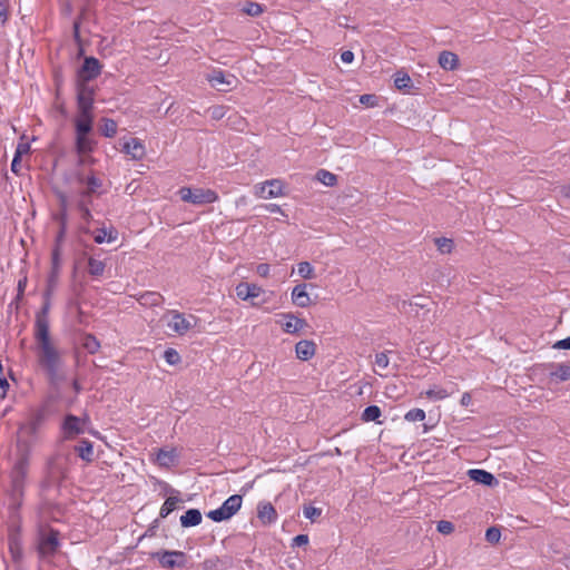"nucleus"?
Here are the masks:
<instances>
[{"label":"nucleus","mask_w":570,"mask_h":570,"mask_svg":"<svg viewBox=\"0 0 570 570\" xmlns=\"http://www.w3.org/2000/svg\"><path fill=\"white\" fill-rule=\"evenodd\" d=\"M235 291H236L237 297L243 301H247L249 298H256L263 293V289L261 286H258L256 284H250V283H239L236 286Z\"/></svg>","instance_id":"19"},{"label":"nucleus","mask_w":570,"mask_h":570,"mask_svg":"<svg viewBox=\"0 0 570 570\" xmlns=\"http://www.w3.org/2000/svg\"><path fill=\"white\" fill-rule=\"evenodd\" d=\"M292 302L298 307H307L311 304V297L307 293V285L305 283L296 285L292 289Z\"/></svg>","instance_id":"22"},{"label":"nucleus","mask_w":570,"mask_h":570,"mask_svg":"<svg viewBox=\"0 0 570 570\" xmlns=\"http://www.w3.org/2000/svg\"><path fill=\"white\" fill-rule=\"evenodd\" d=\"M65 233H66V222H65V218L62 219V223H61V228L57 235V242H61L62 238L65 237Z\"/></svg>","instance_id":"64"},{"label":"nucleus","mask_w":570,"mask_h":570,"mask_svg":"<svg viewBox=\"0 0 570 570\" xmlns=\"http://www.w3.org/2000/svg\"><path fill=\"white\" fill-rule=\"evenodd\" d=\"M9 389V383L6 380V377H2L0 375V396H4L7 394V391Z\"/></svg>","instance_id":"60"},{"label":"nucleus","mask_w":570,"mask_h":570,"mask_svg":"<svg viewBox=\"0 0 570 570\" xmlns=\"http://www.w3.org/2000/svg\"><path fill=\"white\" fill-rule=\"evenodd\" d=\"M297 273L304 279H313L315 277V269L309 262H301L297 264Z\"/></svg>","instance_id":"39"},{"label":"nucleus","mask_w":570,"mask_h":570,"mask_svg":"<svg viewBox=\"0 0 570 570\" xmlns=\"http://www.w3.org/2000/svg\"><path fill=\"white\" fill-rule=\"evenodd\" d=\"M436 530L442 534H451L454 530V525L450 521L441 520L438 522Z\"/></svg>","instance_id":"49"},{"label":"nucleus","mask_w":570,"mask_h":570,"mask_svg":"<svg viewBox=\"0 0 570 570\" xmlns=\"http://www.w3.org/2000/svg\"><path fill=\"white\" fill-rule=\"evenodd\" d=\"M82 347L90 354H95L100 348V343L92 334H86L82 338Z\"/></svg>","instance_id":"37"},{"label":"nucleus","mask_w":570,"mask_h":570,"mask_svg":"<svg viewBox=\"0 0 570 570\" xmlns=\"http://www.w3.org/2000/svg\"><path fill=\"white\" fill-rule=\"evenodd\" d=\"M235 78L233 76H226L222 70H214L208 76V81L214 88L226 91L233 86Z\"/></svg>","instance_id":"18"},{"label":"nucleus","mask_w":570,"mask_h":570,"mask_svg":"<svg viewBox=\"0 0 570 570\" xmlns=\"http://www.w3.org/2000/svg\"><path fill=\"white\" fill-rule=\"evenodd\" d=\"M435 245L442 254H449L453 249V240L450 238H445V237L436 238Z\"/></svg>","instance_id":"44"},{"label":"nucleus","mask_w":570,"mask_h":570,"mask_svg":"<svg viewBox=\"0 0 570 570\" xmlns=\"http://www.w3.org/2000/svg\"><path fill=\"white\" fill-rule=\"evenodd\" d=\"M163 568L174 569L185 566L186 556L181 551H164L156 554Z\"/></svg>","instance_id":"12"},{"label":"nucleus","mask_w":570,"mask_h":570,"mask_svg":"<svg viewBox=\"0 0 570 570\" xmlns=\"http://www.w3.org/2000/svg\"><path fill=\"white\" fill-rule=\"evenodd\" d=\"M37 342V361L39 366L46 372L51 384H57L65 379V362L61 352L51 341L50 333H46V328L35 333Z\"/></svg>","instance_id":"1"},{"label":"nucleus","mask_w":570,"mask_h":570,"mask_svg":"<svg viewBox=\"0 0 570 570\" xmlns=\"http://www.w3.org/2000/svg\"><path fill=\"white\" fill-rule=\"evenodd\" d=\"M77 209L79 210L80 213V217L82 219V222L86 224L85 226H81V232L85 233V234H89L90 233V229L88 227V224L91 222L92 219V214L90 212V208L88 206V204H86L85 199H80L78 203H77Z\"/></svg>","instance_id":"30"},{"label":"nucleus","mask_w":570,"mask_h":570,"mask_svg":"<svg viewBox=\"0 0 570 570\" xmlns=\"http://www.w3.org/2000/svg\"><path fill=\"white\" fill-rule=\"evenodd\" d=\"M181 502V499L177 497L167 498L160 508V518H167Z\"/></svg>","instance_id":"35"},{"label":"nucleus","mask_w":570,"mask_h":570,"mask_svg":"<svg viewBox=\"0 0 570 570\" xmlns=\"http://www.w3.org/2000/svg\"><path fill=\"white\" fill-rule=\"evenodd\" d=\"M94 234V240L97 244L114 243L118 238V230L110 226L109 228H98Z\"/></svg>","instance_id":"25"},{"label":"nucleus","mask_w":570,"mask_h":570,"mask_svg":"<svg viewBox=\"0 0 570 570\" xmlns=\"http://www.w3.org/2000/svg\"><path fill=\"white\" fill-rule=\"evenodd\" d=\"M33 548L39 560L53 558L61 548L60 532L49 524L39 523L36 529Z\"/></svg>","instance_id":"2"},{"label":"nucleus","mask_w":570,"mask_h":570,"mask_svg":"<svg viewBox=\"0 0 570 570\" xmlns=\"http://www.w3.org/2000/svg\"><path fill=\"white\" fill-rule=\"evenodd\" d=\"M75 451L78 456L86 462H91L94 460V444L87 439H82L78 445L75 446Z\"/></svg>","instance_id":"27"},{"label":"nucleus","mask_w":570,"mask_h":570,"mask_svg":"<svg viewBox=\"0 0 570 570\" xmlns=\"http://www.w3.org/2000/svg\"><path fill=\"white\" fill-rule=\"evenodd\" d=\"M29 151H30V144L28 141L21 140L17 145L14 155L21 158L23 155L29 154Z\"/></svg>","instance_id":"52"},{"label":"nucleus","mask_w":570,"mask_h":570,"mask_svg":"<svg viewBox=\"0 0 570 570\" xmlns=\"http://www.w3.org/2000/svg\"><path fill=\"white\" fill-rule=\"evenodd\" d=\"M439 65L444 70H454L459 66V57L452 51H442L439 55Z\"/></svg>","instance_id":"26"},{"label":"nucleus","mask_w":570,"mask_h":570,"mask_svg":"<svg viewBox=\"0 0 570 570\" xmlns=\"http://www.w3.org/2000/svg\"><path fill=\"white\" fill-rule=\"evenodd\" d=\"M257 517L263 524H272L277 520V512L272 503L261 502L257 505Z\"/></svg>","instance_id":"20"},{"label":"nucleus","mask_w":570,"mask_h":570,"mask_svg":"<svg viewBox=\"0 0 570 570\" xmlns=\"http://www.w3.org/2000/svg\"><path fill=\"white\" fill-rule=\"evenodd\" d=\"M501 539V531L497 527H491L485 531V540L490 543H498Z\"/></svg>","instance_id":"48"},{"label":"nucleus","mask_w":570,"mask_h":570,"mask_svg":"<svg viewBox=\"0 0 570 570\" xmlns=\"http://www.w3.org/2000/svg\"><path fill=\"white\" fill-rule=\"evenodd\" d=\"M26 286H27V277H23L18 281L17 297H16L17 301L21 299V297L23 296Z\"/></svg>","instance_id":"56"},{"label":"nucleus","mask_w":570,"mask_h":570,"mask_svg":"<svg viewBox=\"0 0 570 570\" xmlns=\"http://www.w3.org/2000/svg\"><path fill=\"white\" fill-rule=\"evenodd\" d=\"M51 261H52L51 273L47 279V287H46L48 289V294H53L56 286L58 284V277H59V271H60V253H59L58 247H56L52 250Z\"/></svg>","instance_id":"16"},{"label":"nucleus","mask_w":570,"mask_h":570,"mask_svg":"<svg viewBox=\"0 0 570 570\" xmlns=\"http://www.w3.org/2000/svg\"><path fill=\"white\" fill-rule=\"evenodd\" d=\"M28 471L29 450H23L10 471V495L17 504H20V500L23 497Z\"/></svg>","instance_id":"3"},{"label":"nucleus","mask_w":570,"mask_h":570,"mask_svg":"<svg viewBox=\"0 0 570 570\" xmlns=\"http://www.w3.org/2000/svg\"><path fill=\"white\" fill-rule=\"evenodd\" d=\"M553 366L556 370L550 373L551 379H556L558 382L570 380V365L566 363H559Z\"/></svg>","instance_id":"34"},{"label":"nucleus","mask_w":570,"mask_h":570,"mask_svg":"<svg viewBox=\"0 0 570 570\" xmlns=\"http://www.w3.org/2000/svg\"><path fill=\"white\" fill-rule=\"evenodd\" d=\"M163 302V296L156 292H147L139 298V303L142 306H158Z\"/></svg>","instance_id":"36"},{"label":"nucleus","mask_w":570,"mask_h":570,"mask_svg":"<svg viewBox=\"0 0 570 570\" xmlns=\"http://www.w3.org/2000/svg\"><path fill=\"white\" fill-rule=\"evenodd\" d=\"M164 360L169 365H176L180 362L181 358L179 353L175 348L169 347L164 352Z\"/></svg>","instance_id":"45"},{"label":"nucleus","mask_w":570,"mask_h":570,"mask_svg":"<svg viewBox=\"0 0 570 570\" xmlns=\"http://www.w3.org/2000/svg\"><path fill=\"white\" fill-rule=\"evenodd\" d=\"M202 520L203 517L198 509H189L180 517V524L184 528L196 527Z\"/></svg>","instance_id":"28"},{"label":"nucleus","mask_w":570,"mask_h":570,"mask_svg":"<svg viewBox=\"0 0 570 570\" xmlns=\"http://www.w3.org/2000/svg\"><path fill=\"white\" fill-rule=\"evenodd\" d=\"M76 148L79 154L89 153L92 149L91 140L87 137V135H77Z\"/></svg>","instance_id":"41"},{"label":"nucleus","mask_w":570,"mask_h":570,"mask_svg":"<svg viewBox=\"0 0 570 570\" xmlns=\"http://www.w3.org/2000/svg\"><path fill=\"white\" fill-rule=\"evenodd\" d=\"M375 100V96L374 95H362L360 97V102L361 104H364V105H371L373 106V101Z\"/></svg>","instance_id":"61"},{"label":"nucleus","mask_w":570,"mask_h":570,"mask_svg":"<svg viewBox=\"0 0 570 570\" xmlns=\"http://www.w3.org/2000/svg\"><path fill=\"white\" fill-rule=\"evenodd\" d=\"M178 194L183 202L190 203L193 205L212 204L218 199L217 193L209 188L181 187L178 190Z\"/></svg>","instance_id":"5"},{"label":"nucleus","mask_w":570,"mask_h":570,"mask_svg":"<svg viewBox=\"0 0 570 570\" xmlns=\"http://www.w3.org/2000/svg\"><path fill=\"white\" fill-rule=\"evenodd\" d=\"M101 134L107 138H112L117 134V122L114 119L104 118Z\"/></svg>","instance_id":"42"},{"label":"nucleus","mask_w":570,"mask_h":570,"mask_svg":"<svg viewBox=\"0 0 570 570\" xmlns=\"http://www.w3.org/2000/svg\"><path fill=\"white\" fill-rule=\"evenodd\" d=\"M242 503V495L233 494L229 498H227L218 509L209 511L207 513V517L214 522H222L236 514L240 509Z\"/></svg>","instance_id":"6"},{"label":"nucleus","mask_w":570,"mask_h":570,"mask_svg":"<svg viewBox=\"0 0 570 570\" xmlns=\"http://www.w3.org/2000/svg\"><path fill=\"white\" fill-rule=\"evenodd\" d=\"M51 295L52 294H48V289L46 288V291L43 293L42 307L36 315L35 333L41 332L42 328H46V333H50L48 314H49L50 306H51V303H50Z\"/></svg>","instance_id":"15"},{"label":"nucleus","mask_w":570,"mask_h":570,"mask_svg":"<svg viewBox=\"0 0 570 570\" xmlns=\"http://www.w3.org/2000/svg\"><path fill=\"white\" fill-rule=\"evenodd\" d=\"M404 419L409 422H421L425 419V412L422 409L410 410Z\"/></svg>","instance_id":"46"},{"label":"nucleus","mask_w":570,"mask_h":570,"mask_svg":"<svg viewBox=\"0 0 570 570\" xmlns=\"http://www.w3.org/2000/svg\"><path fill=\"white\" fill-rule=\"evenodd\" d=\"M394 86L399 90L407 91L412 87V79L405 71H396L394 73Z\"/></svg>","instance_id":"33"},{"label":"nucleus","mask_w":570,"mask_h":570,"mask_svg":"<svg viewBox=\"0 0 570 570\" xmlns=\"http://www.w3.org/2000/svg\"><path fill=\"white\" fill-rule=\"evenodd\" d=\"M89 423V417L76 416L73 414H67L61 423L62 436L66 440H72L76 436L85 433L86 426Z\"/></svg>","instance_id":"9"},{"label":"nucleus","mask_w":570,"mask_h":570,"mask_svg":"<svg viewBox=\"0 0 570 570\" xmlns=\"http://www.w3.org/2000/svg\"><path fill=\"white\" fill-rule=\"evenodd\" d=\"M308 543V535L307 534H298L293 538L292 540V547H302L306 546Z\"/></svg>","instance_id":"54"},{"label":"nucleus","mask_w":570,"mask_h":570,"mask_svg":"<svg viewBox=\"0 0 570 570\" xmlns=\"http://www.w3.org/2000/svg\"><path fill=\"white\" fill-rule=\"evenodd\" d=\"M80 183H86L87 190L82 191V197H89L91 194L97 193L98 188L101 187L102 181L98 177H96L94 174L88 176L87 178H79Z\"/></svg>","instance_id":"32"},{"label":"nucleus","mask_w":570,"mask_h":570,"mask_svg":"<svg viewBox=\"0 0 570 570\" xmlns=\"http://www.w3.org/2000/svg\"><path fill=\"white\" fill-rule=\"evenodd\" d=\"M122 151L134 160H141L146 155L145 146L138 138H130L126 141L122 146Z\"/></svg>","instance_id":"17"},{"label":"nucleus","mask_w":570,"mask_h":570,"mask_svg":"<svg viewBox=\"0 0 570 570\" xmlns=\"http://www.w3.org/2000/svg\"><path fill=\"white\" fill-rule=\"evenodd\" d=\"M471 401H472V399H471L470 393L465 392L462 394L460 403L462 406H469Z\"/></svg>","instance_id":"63"},{"label":"nucleus","mask_w":570,"mask_h":570,"mask_svg":"<svg viewBox=\"0 0 570 570\" xmlns=\"http://www.w3.org/2000/svg\"><path fill=\"white\" fill-rule=\"evenodd\" d=\"M296 357L301 361H308L315 354V344L312 341L302 340L295 345Z\"/></svg>","instance_id":"24"},{"label":"nucleus","mask_w":570,"mask_h":570,"mask_svg":"<svg viewBox=\"0 0 570 570\" xmlns=\"http://www.w3.org/2000/svg\"><path fill=\"white\" fill-rule=\"evenodd\" d=\"M553 348L556 350H570V336L559 340L553 344Z\"/></svg>","instance_id":"57"},{"label":"nucleus","mask_w":570,"mask_h":570,"mask_svg":"<svg viewBox=\"0 0 570 570\" xmlns=\"http://www.w3.org/2000/svg\"><path fill=\"white\" fill-rule=\"evenodd\" d=\"M459 391L458 385L449 382L445 385H431L423 394L431 401L444 400Z\"/></svg>","instance_id":"13"},{"label":"nucleus","mask_w":570,"mask_h":570,"mask_svg":"<svg viewBox=\"0 0 570 570\" xmlns=\"http://www.w3.org/2000/svg\"><path fill=\"white\" fill-rule=\"evenodd\" d=\"M166 316L170 318L167 322V327L178 335H185L189 332L197 323V317L195 315H185L176 309H170L167 312Z\"/></svg>","instance_id":"7"},{"label":"nucleus","mask_w":570,"mask_h":570,"mask_svg":"<svg viewBox=\"0 0 570 570\" xmlns=\"http://www.w3.org/2000/svg\"><path fill=\"white\" fill-rule=\"evenodd\" d=\"M281 316L284 320V322L282 323V327L284 332L288 334H295L306 325V322L304 320L296 317L292 313H284Z\"/></svg>","instance_id":"21"},{"label":"nucleus","mask_w":570,"mask_h":570,"mask_svg":"<svg viewBox=\"0 0 570 570\" xmlns=\"http://www.w3.org/2000/svg\"><path fill=\"white\" fill-rule=\"evenodd\" d=\"M20 168H21V158L14 155L13 159L11 161V170L14 174H19L20 173Z\"/></svg>","instance_id":"58"},{"label":"nucleus","mask_w":570,"mask_h":570,"mask_svg":"<svg viewBox=\"0 0 570 570\" xmlns=\"http://www.w3.org/2000/svg\"><path fill=\"white\" fill-rule=\"evenodd\" d=\"M102 65L95 57H86L78 71L79 78L83 81H91L101 73Z\"/></svg>","instance_id":"11"},{"label":"nucleus","mask_w":570,"mask_h":570,"mask_svg":"<svg viewBox=\"0 0 570 570\" xmlns=\"http://www.w3.org/2000/svg\"><path fill=\"white\" fill-rule=\"evenodd\" d=\"M264 208L269 213H281L283 214L282 208L277 204H266Z\"/></svg>","instance_id":"62"},{"label":"nucleus","mask_w":570,"mask_h":570,"mask_svg":"<svg viewBox=\"0 0 570 570\" xmlns=\"http://www.w3.org/2000/svg\"><path fill=\"white\" fill-rule=\"evenodd\" d=\"M106 269V264L101 259L90 256L88 258V273L94 278H99L104 275Z\"/></svg>","instance_id":"31"},{"label":"nucleus","mask_w":570,"mask_h":570,"mask_svg":"<svg viewBox=\"0 0 570 570\" xmlns=\"http://www.w3.org/2000/svg\"><path fill=\"white\" fill-rule=\"evenodd\" d=\"M8 0H0V24H4L9 17Z\"/></svg>","instance_id":"51"},{"label":"nucleus","mask_w":570,"mask_h":570,"mask_svg":"<svg viewBox=\"0 0 570 570\" xmlns=\"http://www.w3.org/2000/svg\"><path fill=\"white\" fill-rule=\"evenodd\" d=\"M159 461H164L165 464L173 463L174 462V454L173 452H168L165 450H160L157 455Z\"/></svg>","instance_id":"53"},{"label":"nucleus","mask_w":570,"mask_h":570,"mask_svg":"<svg viewBox=\"0 0 570 570\" xmlns=\"http://www.w3.org/2000/svg\"><path fill=\"white\" fill-rule=\"evenodd\" d=\"M283 194V184L279 179L266 180L255 186V195L264 199L275 198Z\"/></svg>","instance_id":"10"},{"label":"nucleus","mask_w":570,"mask_h":570,"mask_svg":"<svg viewBox=\"0 0 570 570\" xmlns=\"http://www.w3.org/2000/svg\"><path fill=\"white\" fill-rule=\"evenodd\" d=\"M382 411L377 405H368L362 413V420L364 422H374L379 420Z\"/></svg>","instance_id":"38"},{"label":"nucleus","mask_w":570,"mask_h":570,"mask_svg":"<svg viewBox=\"0 0 570 570\" xmlns=\"http://www.w3.org/2000/svg\"><path fill=\"white\" fill-rule=\"evenodd\" d=\"M242 11L250 17H258L264 12V6L257 2L246 1Z\"/></svg>","instance_id":"40"},{"label":"nucleus","mask_w":570,"mask_h":570,"mask_svg":"<svg viewBox=\"0 0 570 570\" xmlns=\"http://www.w3.org/2000/svg\"><path fill=\"white\" fill-rule=\"evenodd\" d=\"M269 272H271V267L268 264L266 263H262V264H258L256 266V273L261 276V277H267L269 275Z\"/></svg>","instance_id":"55"},{"label":"nucleus","mask_w":570,"mask_h":570,"mask_svg":"<svg viewBox=\"0 0 570 570\" xmlns=\"http://www.w3.org/2000/svg\"><path fill=\"white\" fill-rule=\"evenodd\" d=\"M94 89L80 85L77 89V106L79 114H91L94 107Z\"/></svg>","instance_id":"14"},{"label":"nucleus","mask_w":570,"mask_h":570,"mask_svg":"<svg viewBox=\"0 0 570 570\" xmlns=\"http://www.w3.org/2000/svg\"><path fill=\"white\" fill-rule=\"evenodd\" d=\"M341 60L344 63H351L354 60V53L351 50H345L341 53Z\"/></svg>","instance_id":"59"},{"label":"nucleus","mask_w":570,"mask_h":570,"mask_svg":"<svg viewBox=\"0 0 570 570\" xmlns=\"http://www.w3.org/2000/svg\"><path fill=\"white\" fill-rule=\"evenodd\" d=\"M8 552L16 570H24L26 551L20 524H12L8 529Z\"/></svg>","instance_id":"4"},{"label":"nucleus","mask_w":570,"mask_h":570,"mask_svg":"<svg viewBox=\"0 0 570 570\" xmlns=\"http://www.w3.org/2000/svg\"><path fill=\"white\" fill-rule=\"evenodd\" d=\"M317 180L324 184L325 186L332 187L336 184L337 177L336 175L330 173L325 169H320L316 174Z\"/></svg>","instance_id":"43"},{"label":"nucleus","mask_w":570,"mask_h":570,"mask_svg":"<svg viewBox=\"0 0 570 570\" xmlns=\"http://www.w3.org/2000/svg\"><path fill=\"white\" fill-rule=\"evenodd\" d=\"M92 128L91 114H79L76 119V134L88 135Z\"/></svg>","instance_id":"29"},{"label":"nucleus","mask_w":570,"mask_h":570,"mask_svg":"<svg viewBox=\"0 0 570 570\" xmlns=\"http://www.w3.org/2000/svg\"><path fill=\"white\" fill-rule=\"evenodd\" d=\"M303 514L306 519L314 522V521H316L317 518L321 517L322 509L313 507V505H305L303 509Z\"/></svg>","instance_id":"47"},{"label":"nucleus","mask_w":570,"mask_h":570,"mask_svg":"<svg viewBox=\"0 0 570 570\" xmlns=\"http://www.w3.org/2000/svg\"><path fill=\"white\" fill-rule=\"evenodd\" d=\"M468 474L472 481L483 485L492 487L498 483L495 476L485 470L471 469Z\"/></svg>","instance_id":"23"},{"label":"nucleus","mask_w":570,"mask_h":570,"mask_svg":"<svg viewBox=\"0 0 570 570\" xmlns=\"http://www.w3.org/2000/svg\"><path fill=\"white\" fill-rule=\"evenodd\" d=\"M65 478V468L56 458L48 460L45 471L43 480L41 481V490L43 492L53 488H58Z\"/></svg>","instance_id":"8"},{"label":"nucleus","mask_w":570,"mask_h":570,"mask_svg":"<svg viewBox=\"0 0 570 570\" xmlns=\"http://www.w3.org/2000/svg\"><path fill=\"white\" fill-rule=\"evenodd\" d=\"M390 360L385 352L377 353L375 355V365L380 368H386L389 366Z\"/></svg>","instance_id":"50"}]
</instances>
